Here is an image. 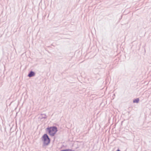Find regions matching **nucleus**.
<instances>
[{"instance_id": "1", "label": "nucleus", "mask_w": 151, "mask_h": 151, "mask_svg": "<svg viewBox=\"0 0 151 151\" xmlns=\"http://www.w3.org/2000/svg\"><path fill=\"white\" fill-rule=\"evenodd\" d=\"M47 129L50 135L52 136H54L57 131V128L55 127L47 128Z\"/></svg>"}, {"instance_id": "2", "label": "nucleus", "mask_w": 151, "mask_h": 151, "mask_svg": "<svg viewBox=\"0 0 151 151\" xmlns=\"http://www.w3.org/2000/svg\"><path fill=\"white\" fill-rule=\"evenodd\" d=\"M42 140L45 145H48L50 142V139L46 134L43 135L42 138Z\"/></svg>"}, {"instance_id": "3", "label": "nucleus", "mask_w": 151, "mask_h": 151, "mask_svg": "<svg viewBox=\"0 0 151 151\" xmlns=\"http://www.w3.org/2000/svg\"><path fill=\"white\" fill-rule=\"evenodd\" d=\"M35 74L34 72L33 71H31L28 75V76L31 77L33 76H35Z\"/></svg>"}, {"instance_id": "4", "label": "nucleus", "mask_w": 151, "mask_h": 151, "mask_svg": "<svg viewBox=\"0 0 151 151\" xmlns=\"http://www.w3.org/2000/svg\"><path fill=\"white\" fill-rule=\"evenodd\" d=\"M139 99L137 98L136 99H135L133 100V102L134 103H138L139 102Z\"/></svg>"}, {"instance_id": "5", "label": "nucleus", "mask_w": 151, "mask_h": 151, "mask_svg": "<svg viewBox=\"0 0 151 151\" xmlns=\"http://www.w3.org/2000/svg\"><path fill=\"white\" fill-rule=\"evenodd\" d=\"M41 115L42 116V118H41V119H45L46 118V115L45 114H41Z\"/></svg>"}]
</instances>
